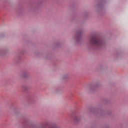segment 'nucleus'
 <instances>
[{
	"mask_svg": "<svg viewBox=\"0 0 128 128\" xmlns=\"http://www.w3.org/2000/svg\"><path fill=\"white\" fill-rule=\"evenodd\" d=\"M49 124L48 122H46L44 124L42 123L40 124L41 128H46V126H48Z\"/></svg>",
	"mask_w": 128,
	"mask_h": 128,
	"instance_id": "obj_4",
	"label": "nucleus"
},
{
	"mask_svg": "<svg viewBox=\"0 0 128 128\" xmlns=\"http://www.w3.org/2000/svg\"><path fill=\"white\" fill-rule=\"evenodd\" d=\"M8 52V49H4L2 52L0 51V56L2 54V52H3V54H6Z\"/></svg>",
	"mask_w": 128,
	"mask_h": 128,
	"instance_id": "obj_7",
	"label": "nucleus"
},
{
	"mask_svg": "<svg viewBox=\"0 0 128 128\" xmlns=\"http://www.w3.org/2000/svg\"><path fill=\"white\" fill-rule=\"evenodd\" d=\"M80 120V116L78 115H76L74 116V120L75 122H78Z\"/></svg>",
	"mask_w": 128,
	"mask_h": 128,
	"instance_id": "obj_5",
	"label": "nucleus"
},
{
	"mask_svg": "<svg viewBox=\"0 0 128 128\" xmlns=\"http://www.w3.org/2000/svg\"><path fill=\"white\" fill-rule=\"evenodd\" d=\"M72 40L75 42H80L82 40V34L80 32L77 33L76 35L73 36Z\"/></svg>",
	"mask_w": 128,
	"mask_h": 128,
	"instance_id": "obj_2",
	"label": "nucleus"
},
{
	"mask_svg": "<svg viewBox=\"0 0 128 128\" xmlns=\"http://www.w3.org/2000/svg\"><path fill=\"white\" fill-rule=\"evenodd\" d=\"M89 43L96 50H100L106 45V42L96 36H93L90 38Z\"/></svg>",
	"mask_w": 128,
	"mask_h": 128,
	"instance_id": "obj_1",
	"label": "nucleus"
},
{
	"mask_svg": "<svg viewBox=\"0 0 128 128\" xmlns=\"http://www.w3.org/2000/svg\"><path fill=\"white\" fill-rule=\"evenodd\" d=\"M62 78H64V80L70 78V76L68 75V74H65L62 76Z\"/></svg>",
	"mask_w": 128,
	"mask_h": 128,
	"instance_id": "obj_6",
	"label": "nucleus"
},
{
	"mask_svg": "<svg viewBox=\"0 0 128 128\" xmlns=\"http://www.w3.org/2000/svg\"><path fill=\"white\" fill-rule=\"evenodd\" d=\"M91 90H92V89H90Z\"/></svg>",
	"mask_w": 128,
	"mask_h": 128,
	"instance_id": "obj_8",
	"label": "nucleus"
},
{
	"mask_svg": "<svg viewBox=\"0 0 128 128\" xmlns=\"http://www.w3.org/2000/svg\"><path fill=\"white\" fill-rule=\"evenodd\" d=\"M20 76H22L24 78H28L30 76V74L28 71H23L20 74Z\"/></svg>",
	"mask_w": 128,
	"mask_h": 128,
	"instance_id": "obj_3",
	"label": "nucleus"
}]
</instances>
